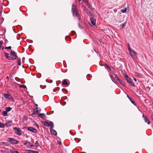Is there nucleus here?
<instances>
[{
	"instance_id": "f257e3e1",
	"label": "nucleus",
	"mask_w": 153,
	"mask_h": 153,
	"mask_svg": "<svg viewBox=\"0 0 153 153\" xmlns=\"http://www.w3.org/2000/svg\"><path fill=\"white\" fill-rule=\"evenodd\" d=\"M50 124H51V129H50V130L51 133L52 134H53L55 135H56L57 134L56 131L53 129V123L51 121H50Z\"/></svg>"
},
{
	"instance_id": "603ef678",
	"label": "nucleus",
	"mask_w": 153,
	"mask_h": 153,
	"mask_svg": "<svg viewBox=\"0 0 153 153\" xmlns=\"http://www.w3.org/2000/svg\"><path fill=\"white\" fill-rule=\"evenodd\" d=\"M34 153H38V152L37 151H34Z\"/></svg>"
},
{
	"instance_id": "0e129e2a",
	"label": "nucleus",
	"mask_w": 153,
	"mask_h": 153,
	"mask_svg": "<svg viewBox=\"0 0 153 153\" xmlns=\"http://www.w3.org/2000/svg\"><path fill=\"white\" fill-rule=\"evenodd\" d=\"M152 108H153V107H152Z\"/></svg>"
},
{
	"instance_id": "2f4dec72",
	"label": "nucleus",
	"mask_w": 153,
	"mask_h": 153,
	"mask_svg": "<svg viewBox=\"0 0 153 153\" xmlns=\"http://www.w3.org/2000/svg\"><path fill=\"white\" fill-rule=\"evenodd\" d=\"M26 151H27L28 152V153H34V151L33 150H26Z\"/></svg>"
},
{
	"instance_id": "2eb2a0df",
	"label": "nucleus",
	"mask_w": 153,
	"mask_h": 153,
	"mask_svg": "<svg viewBox=\"0 0 153 153\" xmlns=\"http://www.w3.org/2000/svg\"><path fill=\"white\" fill-rule=\"evenodd\" d=\"M127 97L128 98V99L130 100L132 104H133L134 105L136 106V103H135L134 101L132 100V99L129 97V96L127 95Z\"/></svg>"
},
{
	"instance_id": "c03bdc74",
	"label": "nucleus",
	"mask_w": 153,
	"mask_h": 153,
	"mask_svg": "<svg viewBox=\"0 0 153 153\" xmlns=\"http://www.w3.org/2000/svg\"><path fill=\"white\" fill-rule=\"evenodd\" d=\"M124 76L126 79L128 77L126 74H125L124 75Z\"/></svg>"
},
{
	"instance_id": "bf43d9fd",
	"label": "nucleus",
	"mask_w": 153,
	"mask_h": 153,
	"mask_svg": "<svg viewBox=\"0 0 153 153\" xmlns=\"http://www.w3.org/2000/svg\"><path fill=\"white\" fill-rule=\"evenodd\" d=\"M35 106H38V105L36 104H35Z\"/></svg>"
},
{
	"instance_id": "b1692460",
	"label": "nucleus",
	"mask_w": 153,
	"mask_h": 153,
	"mask_svg": "<svg viewBox=\"0 0 153 153\" xmlns=\"http://www.w3.org/2000/svg\"><path fill=\"white\" fill-rule=\"evenodd\" d=\"M82 9L83 11L85 12L87 10H88V8H87L85 6L82 5Z\"/></svg>"
},
{
	"instance_id": "473e14b6",
	"label": "nucleus",
	"mask_w": 153,
	"mask_h": 153,
	"mask_svg": "<svg viewBox=\"0 0 153 153\" xmlns=\"http://www.w3.org/2000/svg\"><path fill=\"white\" fill-rule=\"evenodd\" d=\"M118 81L121 84L123 85H124L123 82L122 80H121L120 79Z\"/></svg>"
},
{
	"instance_id": "58836bf2",
	"label": "nucleus",
	"mask_w": 153,
	"mask_h": 153,
	"mask_svg": "<svg viewBox=\"0 0 153 153\" xmlns=\"http://www.w3.org/2000/svg\"><path fill=\"white\" fill-rule=\"evenodd\" d=\"M33 111L34 112L31 114V115L33 117H35V116L34 115L36 113H35V111L34 110Z\"/></svg>"
},
{
	"instance_id": "ddd939ff",
	"label": "nucleus",
	"mask_w": 153,
	"mask_h": 153,
	"mask_svg": "<svg viewBox=\"0 0 153 153\" xmlns=\"http://www.w3.org/2000/svg\"><path fill=\"white\" fill-rule=\"evenodd\" d=\"M85 12L88 15V16H92V13H91V11L89 10L88 9Z\"/></svg>"
},
{
	"instance_id": "ea45409f",
	"label": "nucleus",
	"mask_w": 153,
	"mask_h": 153,
	"mask_svg": "<svg viewBox=\"0 0 153 153\" xmlns=\"http://www.w3.org/2000/svg\"><path fill=\"white\" fill-rule=\"evenodd\" d=\"M126 24L125 23H123L122 24V28H124Z\"/></svg>"
},
{
	"instance_id": "393cba45",
	"label": "nucleus",
	"mask_w": 153,
	"mask_h": 153,
	"mask_svg": "<svg viewBox=\"0 0 153 153\" xmlns=\"http://www.w3.org/2000/svg\"><path fill=\"white\" fill-rule=\"evenodd\" d=\"M5 109L7 112H8L12 109V108L10 107H7Z\"/></svg>"
},
{
	"instance_id": "0eeeda50",
	"label": "nucleus",
	"mask_w": 153,
	"mask_h": 153,
	"mask_svg": "<svg viewBox=\"0 0 153 153\" xmlns=\"http://www.w3.org/2000/svg\"><path fill=\"white\" fill-rule=\"evenodd\" d=\"M129 52L130 56L132 58H135L136 57L135 53L133 50H130Z\"/></svg>"
},
{
	"instance_id": "9d476101",
	"label": "nucleus",
	"mask_w": 153,
	"mask_h": 153,
	"mask_svg": "<svg viewBox=\"0 0 153 153\" xmlns=\"http://www.w3.org/2000/svg\"><path fill=\"white\" fill-rule=\"evenodd\" d=\"M90 20L92 24V25H91V26H92L93 25L94 26H95L96 22V19L94 18H92L90 19Z\"/></svg>"
},
{
	"instance_id": "bb28decb",
	"label": "nucleus",
	"mask_w": 153,
	"mask_h": 153,
	"mask_svg": "<svg viewBox=\"0 0 153 153\" xmlns=\"http://www.w3.org/2000/svg\"><path fill=\"white\" fill-rule=\"evenodd\" d=\"M126 79L127 81V82L129 83H130V82L131 81L130 78L129 77H128Z\"/></svg>"
},
{
	"instance_id": "69168bd1",
	"label": "nucleus",
	"mask_w": 153,
	"mask_h": 153,
	"mask_svg": "<svg viewBox=\"0 0 153 153\" xmlns=\"http://www.w3.org/2000/svg\"><path fill=\"white\" fill-rule=\"evenodd\" d=\"M152 104H153V102H152Z\"/></svg>"
},
{
	"instance_id": "1a4fd4ad",
	"label": "nucleus",
	"mask_w": 153,
	"mask_h": 153,
	"mask_svg": "<svg viewBox=\"0 0 153 153\" xmlns=\"http://www.w3.org/2000/svg\"><path fill=\"white\" fill-rule=\"evenodd\" d=\"M13 123L12 120H9L7 121L5 124V126L7 127L10 126L13 124Z\"/></svg>"
},
{
	"instance_id": "c9c22d12",
	"label": "nucleus",
	"mask_w": 153,
	"mask_h": 153,
	"mask_svg": "<svg viewBox=\"0 0 153 153\" xmlns=\"http://www.w3.org/2000/svg\"><path fill=\"white\" fill-rule=\"evenodd\" d=\"M1 152L2 153H9L7 151H6L3 150H1Z\"/></svg>"
},
{
	"instance_id": "c85d7f7f",
	"label": "nucleus",
	"mask_w": 153,
	"mask_h": 153,
	"mask_svg": "<svg viewBox=\"0 0 153 153\" xmlns=\"http://www.w3.org/2000/svg\"><path fill=\"white\" fill-rule=\"evenodd\" d=\"M21 60L20 59H18V65H21Z\"/></svg>"
},
{
	"instance_id": "9b49d317",
	"label": "nucleus",
	"mask_w": 153,
	"mask_h": 153,
	"mask_svg": "<svg viewBox=\"0 0 153 153\" xmlns=\"http://www.w3.org/2000/svg\"><path fill=\"white\" fill-rule=\"evenodd\" d=\"M34 110L35 111V113L38 114L39 113V112L41 111V109L40 108L37 107L35 108Z\"/></svg>"
},
{
	"instance_id": "e2e57ef3",
	"label": "nucleus",
	"mask_w": 153,
	"mask_h": 153,
	"mask_svg": "<svg viewBox=\"0 0 153 153\" xmlns=\"http://www.w3.org/2000/svg\"><path fill=\"white\" fill-rule=\"evenodd\" d=\"M79 2H80L81 1V0H79Z\"/></svg>"
},
{
	"instance_id": "423d86ee",
	"label": "nucleus",
	"mask_w": 153,
	"mask_h": 153,
	"mask_svg": "<svg viewBox=\"0 0 153 153\" xmlns=\"http://www.w3.org/2000/svg\"><path fill=\"white\" fill-rule=\"evenodd\" d=\"M27 130L33 133H35L37 132V130L35 128L32 127H28L27 128Z\"/></svg>"
},
{
	"instance_id": "f704fd0d",
	"label": "nucleus",
	"mask_w": 153,
	"mask_h": 153,
	"mask_svg": "<svg viewBox=\"0 0 153 153\" xmlns=\"http://www.w3.org/2000/svg\"><path fill=\"white\" fill-rule=\"evenodd\" d=\"M130 83V85H131L132 86L134 87H135V85L134 84V83L132 82L131 81L130 83Z\"/></svg>"
},
{
	"instance_id": "a878e982",
	"label": "nucleus",
	"mask_w": 153,
	"mask_h": 153,
	"mask_svg": "<svg viewBox=\"0 0 153 153\" xmlns=\"http://www.w3.org/2000/svg\"><path fill=\"white\" fill-rule=\"evenodd\" d=\"M127 10V9L126 8H124V9L121 10V12L123 13H126V11Z\"/></svg>"
},
{
	"instance_id": "5fc2aeb1",
	"label": "nucleus",
	"mask_w": 153,
	"mask_h": 153,
	"mask_svg": "<svg viewBox=\"0 0 153 153\" xmlns=\"http://www.w3.org/2000/svg\"><path fill=\"white\" fill-rule=\"evenodd\" d=\"M35 125L36 126H37L38 128H39V126L37 124H36Z\"/></svg>"
},
{
	"instance_id": "20e7f679",
	"label": "nucleus",
	"mask_w": 153,
	"mask_h": 153,
	"mask_svg": "<svg viewBox=\"0 0 153 153\" xmlns=\"http://www.w3.org/2000/svg\"><path fill=\"white\" fill-rule=\"evenodd\" d=\"M10 54L13 57V59L16 60L17 57V53L14 51L11 50L10 51Z\"/></svg>"
},
{
	"instance_id": "4be33fe9",
	"label": "nucleus",
	"mask_w": 153,
	"mask_h": 153,
	"mask_svg": "<svg viewBox=\"0 0 153 153\" xmlns=\"http://www.w3.org/2000/svg\"><path fill=\"white\" fill-rule=\"evenodd\" d=\"M5 124L0 122V128H4L5 127Z\"/></svg>"
},
{
	"instance_id": "72a5a7b5",
	"label": "nucleus",
	"mask_w": 153,
	"mask_h": 153,
	"mask_svg": "<svg viewBox=\"0 0 153 153\" xmlns=\"http://www.w3.org/2000/svg\"><path fill=\"white\" fill-rule=\"evenodd\" d=\"M35 144L36 146H37V147L39 146V143H38V141H36V142H35Z\"/></svg>"
},
{
	"instance_id": "e433bc0d",
	"label": "nucleus",
	"mask_w": 153,
	"mask_h": 153,
	"mask_svg": "<svg viewBox=\"0 0 153 153\" xmlns=\"http://www.w3.org/2000/svg\"><path fill=\"white\" fill-rule=\"evenodd\" d=\"M77 18L80 21L81 19V17L80 16V15H79V14H78L77 15Z\"/></svg>"
},
{
	"instance_id": "dca6fc26",
	"label": "nucleus",
	"mask_w": 153,
	"mask_h": 153,
	"mask_svg": "<svg viewBox=\"0 0 153 153\" xmlns=\"http://www.w3.org/2000/svg\"><path fill=\"white\" fill-rule=\"evenodd\" d=\"M0 145H4L7 146H8L9 145V144L8 143L4 142H0Z\"/></svg>"
},
{
	"instance_id": "37998d69",
	"label": "nucleus",
	"mask_w": 153,
	"mask_h": 153,
	"mask_svg": "<svg viewBox=\"0 0 153 153\" xmlns=\"http://www.w3.org/2000/svg\"><path fill=\"white\" fill-rule=\"evenodd\" d=\"M128 50H129V51L130 50H131V49L130 47V46L129 44H128Z\"/></svg>"
},
{
	"instance_id": "7ed1b4c3",
	"label": "nucleus",
	"mask_w": 153,
	"mask_h": 153,
	"mask_svg": "<svg viewBox=\"0 0 153 153\" xmlns=\"http://www.w3.org/2000/svg\"><path fill=\"white\" fill-rule=\"evenodd\" d=\"M13 130L15 133L18 135L20 136L21 135L22 131L19 128L17 127L13 128Z\"/></svg>"
},
{
	"instance_id": "a211bd4d",
	"label": "nucleus",
	"mask_w": 153,
	"mask_h": 153,
	"mask_svg": "<svg viewBox=\"0 0 153 153\" xmlns=\"http://www.w3.org/2000/svg\"><path fill=\"white\" fill-rule=\"evenodd\" d=\"M38 117H39L42 119H43L45 117V114L43 113L39 114L38 116Z\"/></svg>"
},
{
	"instance_id": "680f3d73",
	"label": "nucleus",
	"mask_w": 153,
	"mask_h": 153,
	"mask_svg": "<svg viewBox=\"0 0 153 153\" xmlns=\"http://www.w3.org/2000/svg\"><path fill=\"white\" fill-rule=\"evenodd\" d=\"M5 49H7V47H5L4 48Z\"/></svg>"
},
{
	"instance_id": "6e6552de",
	"label": "nucleus",
	"mask_w": 153,
	"mask_h": 153,
	"mask_svg": "<svg viewBox=\"0 0 153 153\" xmlns=\"http://www.w3.org/2000/svg\"><path fill=\"white\" fill-rule=\"evenodd\" d=\"M4 53L5 56L7 59L9 60H12L13 59L12 57L9 56V54L8 53L4 52Z\"/></svg>"
},
{
	"instance_id": "39448f33",
	"label": "nucleus",
	"mask_w": 153,
	"mask_h": 153,
	"mask_svg": "<svg viewBox=\"0 0 153 153\" xmlns=\"http://www.w3.org/2000/svg\"><path fill=\"white\" fill-rule=\"evenodd\" d=\"M85 3L86 4L88 7L92 11L94 10V8L90 5V3L87 0H85Z\"/></svg>"
},
{
	"instance_id": "cd10ccee",
	"label": "nucleus",
	"mask_w": 153,
	"mask_h": 153,
	"mask_svg": "<svg viewBox=\"0 0 153 153\" xmlns=\"http://www.w3.org/2000/svg\"><path fill=\"white\" fill-rule=\"evenodd\" d=\"M31 144L29 142H27L24 143V145H27L28 146H29V145Z\"/></svg>"
},
{
	"instance_id": "6ab92c4d",
	"label": "nucleus",
	"mask_w": 153,
	"mask_h": 153,
	"mask_svg": "<svg viewBox=\"0 0 153 153\" xmlns=\"http://www.w3.org/2000/svg\"><path fill=\"white\" fill-rule=\"evenodd\" d=\"M43 124L46 126H49L51 125L50 123L47 121L44 122Z\"/></svg>"
},
{
	"instance_id": "aec40b11",
	"label": "nucleus",
	"mask_w": 153,
	"mask_h": 153,
	"mask_svg": "<svg viewBox=\"0 0 153 153\" xmlns=\"http://www.w3.org/2000/svg\"><path fill=\"white\" fill-rule=\"evenodd\" d=\"M62 84L64 85H68V83L66 79H64L62 82Z\"/></svg>"
},
{
	"instance_id": "4d7b16f0",
	"label": "nucleus",
	"mask_w": 153,
	"mask_h": 153,
	"mask_svg": "<svg viewBox=\"0 0 153 153\" xmlns=\"http://www.w3.org/2000/svg\"><path fill=\"white\" fill-rule=\"evenodd\" d=\"M108 69L110 70V71H111V68L109 67Z\"/></svg>"
},
{
	"instance_id": "f03ea898",
	"label": "nucleus",
	"mask_w": 153,
	"mask_h": 153,
	"mask_svg": "<svg viewBox=\"0 0 153 153\" xmlns=\"http://www.w3.org/2000/svg\"><path fill=\"white\" fill-rule=\"evenodd\" d=\"M8 141L10 143L13 144H16L19 143V141L13 138H8Z\"/></svg>"
},
{
	"instance_id": "a19ab883",
	"label": "nucleus",
	"mask_w": 153,
	"mask_h": 153,
	"mask_svg": "<svg viewBox=\"0 0 153 153\" xmlns=\"http://www.w3.org/2000/svg\"><path fill=\"white\" fill-rule=\"evenodd\" d=\"M115 79L116 80H117V81H118L120 79L117 77L116 75H115Z\"/></svg>"
},
{
	"instance_id": "79ce46f5",
	"label": "nucleus",
	"mask_w": 153,
	"mask_h": 153,
	"mask_svg": "<svg viewBox=\"0 0 153 153\" xmlns=\"http://www.w3.org/2000/svg\"><path fill=\"white\" fill-rule=\"evenodd\" d=\"M135 74H136V75L137 76H139L140 77L141 76V75L135 72Z\"/></svg>"
},
{
	"instance_id": "f3484780",
	"label": "nucleus",
	"mask_w": 153,
	"mask_h": 153,
	"mask_svg": "<svg viewBox=\"0 0 153 153\" xmlns=\"http://www.w3.org/2000/svg\"><path fill=\"white\" fill-rule=\"evenodd\" d=\"M72 12L73 16H77L79 14L77 10H75L74 11H72Z\"/></svg>"
},
{
	"instance_id": "412c9836",
	"label": "nucleus",
	"mask_w": 153,
	"mask_h": 153,
	"mask_svg": "<svg viewBox=\"0 0 153 153\" xmlns=\"http://www.w3.org/2000/svg\"><path fill=\"white\" fill-rule=\"evenodd\" d=\"M2 114L4 116H8L7 112L6 111H4L2 112Z\"/></svg>"
},
{
	"instance_id": "864d4df0",
	"label": "nucleus",
	"mask_w": 153,
	"mask_h": 153,
	"mask_svg": "<svg viewBox=\"0 0 153 153\" xmlns=\"http://www.w3.org/2000/svg\"><path fill=\"white\" fill-rule=\"evenodd\" d=\"M134 80L135 82H137V79H136L134 78Z\"/></svg>"
},
{
	"instance_id": "6e6d98bb",
	"label": "nucleus",
	"mask_w": 153,
	"mask_h": 153,
	"mask_svg": "<svg viewBox=\"0 0 153 153\" xmlns=\"http://www.w3.org/2000/svg\"><path fill=\"white\" fill-rule=\"evenodd\" d=\"M78 26H79V27H80V24L79 23H78Z\"/></svg>"
},
{
	"instance_id": "f8f14e48",
	"label": "nucleus",
	"mask_w": 153,
	"mask_h": 153,
	"mask_svg": "<svg viewBox=\"0 0 153 153\" xmlns=\"http://www.w3.org/2000/svg\"><path fill=\"white\" fill-rule=\"evenodd\" d=\"M143 117H144V120L146 123H147L148 124H150V122L149 120L147 119V118L144 115H143Z\"/></svg>"
},
{
	"instance_id": "a18cd8bd",
	"label": "nucleus",
	"mask_w": 153,
	"mask_h": 153,
	"mask_svg": "<svg viewBox=\"0 0 153 153\" xmlns=\"http://www.w3.org/2000/svg\"><path fill=\"white\" fill-rule=\"evenodd\" d=\"M3 43V42L2 41H0V46H1Z\"/></svg>"
},
{
	"instance_id": "4c0bfd02",
	"label": "nucleus",
	"mask_w": 153,
	"mask_h": 153,
	"mask_svg": "<svg viewBox=\"0 0 153 153\" xmlns=\"http://www.w3.org/2000/svg\"><path fill=\"white\" fill-rule=\"evenodd\" d=\"M12 153H19V152L17 151L12 150Z\"/></svg>"
},
{
	"instance_id": "4468645a",
	"label": "nucleus",
	"mask_w": 153,
	"mask_h": 153,
	"mask_svg": "<svg viewBox=\"0 0 153 153\" xmlns=\"http://www.w3.org/2000/svg\"><path fill=\"white\" fill-rule=\"evenodd\" d=\"M76 10H77L76 7L74 6V4H73L72 5L71 11L72 12Z\"/></svg>"
},
{
	"instance_id": "c756f323",
	"label": "nucleus",
	"mask_w": 153,
	"mask_h": 153,
	"mask_svg": "<svg viewBox=\"0 0 153 153\" xmlns=\"http://www.w3.org/2000/svg\"><path fill=\"white\" fill-rule=\"evenodd\" d=\"M20 85L19 87H20V88H26V87L25 85Z\"/></svg>"
},
{
	"instance_id": "13d9d810",
	"label": "nucleus",
	"mask_w": 153,
	"mask_h": 153,
	"mask_svg": "<svg viewBox=\"0 0 153 153\" xmlns=\"http://www.w3.org/2000/svg\"><path fill=\"white\" fill-rule=\"evenodd\" d=\"M4 49V46H3V47H2V50H3Z\"/></svg>"
},
{
	"instance_id": "09e8293b",
	"label": "nucleus",
	"mask_w": 153,
	"mask_h": 153,
	"mask_svg": "<svg viewBox=\"0 0 153 153\" xmlns=\"http://www.w3.org/2000/svg\"><path fill=\"white\" fill-rule=\"evenodd\" d=\"M57 143L59 144H61V142L59 141H57Z\"/></svg>"
},
{
	"instance_id": "49530a36",
	"label": "nucleus",
	"mask_w": 153,
	"mask_h": 153,
	"mask_svg": "<svg viewBox=\"0 0 153 153\" xmlns=\"http://www.w3.org/2000/svg\"><path fill=\"white\" fill-rule=\"evenodd\" d=\"M11 46H9V47H7V49H11Z\"/></svg>"
},
{
	"instance_id": "5701e85b",
	"label": "nucleus",
	"mask_w": 153,
	"mask_h": 153,
	"mask_svg": "<svg viewBox=\"0 0 153 153\" xmlns=\"http://www.w3.org/2000/svg\"><path fill=\"white\" fill-rule=\"evenodd\" d=\"M82 9L83 11L85 12L87 10H88V8H87L85 6L82 5Z\"/></svg>"
},
{
	"instance_id": "8fccbe9b",
	"label": "nucleus",
	"mask_w": 153,
	"mask_h": 153,
	"mask_svg": "<svg viewBox=\"0 0 153 153\" xmlns=\"http://www.w3.org/2000/svg\"><path fill=\"white\" fill-rule=\"evenodd\" d=\"M33 146V145H31L30 144V145H29V147H32Z\"/></svg>"
},
{
	"instance_id": "7c9ffc66",
	"label": "nucleus",
	"mask_w": 153,
	"mask_h": 153,
	"mask_svg": "<svg viewBox=\"0 0 153 153\" xmlns=\"http://www.w3.org/2000/svg\"><path fill=\"white\" fill-rule=\"evenodd\" d=\"M9 96V95L8 94H5L4 95V97L6 98H8Z\"/></svg>"
},
{
	"instance_id": "de8ad7c7",
	"label": "nucleus",
	"mask_w": 153,
	"mask_h": 153,
	"mask_svg": "<svg viewBox=\"0 0 153 153\" xmlns=\"http://www.w3.org/2000/svg\"><path fill=\"white\" fill-rule=\"evenodd\" d=\"M105 67L108 68L109 67V66L108 65H107V64H105Z\"/></svg>"
},
{
	"instance_id": "052dcab7",
	"label": "nucleus",
	"mask_w": 153,
	"mask_h": 153,
	"mask_svg": "<svg viewBox=\"0 0 153 153\" xmlns=\"http://www.w3.org/2000/svg\"><path fill=\"white\" fill-rule=\"evenodd\" d=\"M6 78L7 79H9V77L8 76H7Z\"/></svg>"
},
{
	"instance_id": "3c124183",
	"label": "nucleus",
	"mask_w": 153,
	"mask_h": 153,
	"mask_svg": "<svg viewBox=\"0 0 153 153\" xmlns=\"http://www.w3.org/2000/svg\"><path fill=\"white\" fill-rule=\"evenodd\" d=\"M151 118L152 119V120L153 121V115H152L151 116Z\"/></svg>"
}]
</instances>
